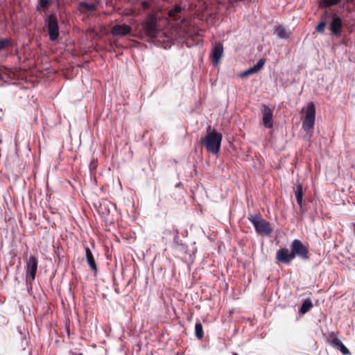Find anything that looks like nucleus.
I'll return each mask as SVG.
<instances>
[{
	"mask_svg": "<svg viewBox=\"0 0 355 355\" xmlns=\"http://www.w3.org/2000/svg\"><path fill=\"white\" fill-rule=\"evenodd\" d=\"M207 131V135L201 138V144L209 153L216 155L220 150L223 136L215 129L211 130L210 125L208 126Z\"/></svg>",
	"mask_w": 355,
	"mask_h": 355,
	"instance_id": "obj_1",
	"label": "nucleus"
},
{
	"mask_svg": "<svg viewBox=\"0 0 355 355\" xmlns=\"http://www.w3.org/2000/svg\"><path fill=\"white\" fill-rule=\"evenodd\" d=\"M142 31L149 40L155 39L157 34L159 33V29L157 27V17L153 13L148 15L146 19L142 22Z\"/></svg>",
	"mask_w": 355,
	"mask_h": 355,
	"instance_id": "obj_2",
	"label": "nucleus"
},
{
	"mask_svg": "<svg viewBox=\"0 0 355 355\" xmlns=\"http://www.w3.org/2000/svg\"><path fill=\"white\" fill-rule=\"evenodd\" d=\"M315 107L313 102H310L305 110V116L302 122V129L306 131V139H310L312 137V129L315 125Z\"/></svg>",
	"mask_w": 355,
	"mask_h": 355,
	"instance_id": "obj_3",
	"label": "nucleus"
},
{
	"mask_svg": "<svg viewBox=\"0 0 355 355\" xmlns=\"http://www.w3.org/2000/svg\"><path fill=\"white\" fill-rule=\"evenodd\" d=\"M248 218L258 234L269 235L272 232L270 223L261 218L257 214L250 215Z\"/></svg>",
	"mask_w": 355,
	"mask_h": 355,
	"instance_id": "obj_4",
	"label": "nucleus"
},
{
	"mask_svg": "<svg viewBox=\"0 0 355 355\" xmlns=\"http://www.w3.org/2000/svg\"><path fill=\"white\" fill-rule=\"evenodd\" d=\"M45 22L48 29L49 40L52 42L56 41L60 35V33L58 21L55 15L50 14L45 20Z\"/></svg>",
	"mask_w": 355,
	"mask_h": 355,
	"instance_id": "obj_5",
	"label": "nucleus"
},
{
	"mask_svg": "<svg viewBox=\"0 0 355 355\" xmlns=\"http://www.w3.org/2000/svg\"><path fill=\"white\" fill-rule=\"evenodd\" d=\"M290 247L294 258L298 257L302 260H308L309 259L308 248L301 241L294 239Z\"/></svg>",
	"mask_w": 355,
	"mask_h": 355,
	"instance_id": "obj_6",
	"label": "nucleus"
},
{
	"mask_svg": "<svg viewBox=\"0 0 355 355\" xmlns=\"http://www.w3.org/2000/svg\"><path fill=\"white\" fill-rule=\"evenodd\" d=\"M37 259L34 256H31L26 262V284L31 287L33 281L35 279V274L37 270Z\"/></svg>",
	"mask_w": 355,
	"mask_h": 355,
	"instance_id": "obj_7",
	"label": "nucleus"
},
{
	"mask_svg": "<svg viewBox=\"0 0 355 355\" xmlns=\"http://www.w3.org/2000/svg\"><path fill=\"white\" fill-rule=\"evenodd\" d=\"M116 206L110 201L107 200H102L98 206V212L100 214L101 218L107 223H112L109 216L112 209H115Z\"/></svg>",
	"mask_w": 355,
	"mask_h": 355,
	"instance_id": "obj_8",
	"label": "nucleus"
},
{
	"mask_svg": "<svg viewBox=\"0 0 355 355\" xmlns=\"http://www.w3.org/2000/svg\"><path fill=\"white\" fill-rule=\"evenodd\" d=\"M173 236L172 248L182 254H186L188 250V246L180 239L179 231L176 228L173 229Z\"/></svg>",
	"mask_w": 355,
	"mask_h": 355,
	"instance_id": "obj_9",
	"label": "nucleus"
},
{
	"mask_svg": "<svg viewBox=\"0 0 355 355\" xmlns=\"http://www.w3.org/2000/svg\"><path fill=\"white\" fill-rule=\"evenodd\" d=\"M343 29V21L336 13L332 15V20L330 23V31L333 35L337 37L340 35Z\"/></svg>",
	"mask_w": 355,
	"mask_h": 355,
	"instance_id": "obj_10",
	"label": "nucleus"
},
{
	"mask_svg": "<svg viewBox=\"0 0 355 355\" xmlns=\"http://www.w3.org/2000/svg\"><path fill=\"white\" fill-rule=\"evenodd\" d=\"M294 259L293 254L288 248H282L277 250L276 259L281 263L288 264Z\"/></svg>",
	"mask_w": 355,
	"mask_h": 355,
	"instance_id": "obj_11",
	"label": "nucleus"
},
{
	"mask_svg": "<svg viewBox=\"0 0 355 355\" xmlns=\"http://www.w3.org/2000/svg\"><path fill=\"white\" fill-rule=\"evenodd\" d=\"M261 112L263 114V125L266 128H272L273 126L272 110L268 106L263 105Z\"/></svg>",
	"mask_w": 355,
	"mask_h": 355,
	"instance_id": "obj_12",
	"label": "nucleus"
},
{
	"mask_svg": "<svg viewBox=\"0 0 355 355\" xmlns=\"http://www.w3.org/2000/svg\"><path fill=\"white\" fill-rule=\"evenodd\" d=\"M132 28L123 24H116L112 26L111 33L113 35L116 36H125L130 33Z\"/></svg>",
	"mask_w": 355,
	"mask_h": 355,
	"instance_id": "obj_13",
	"label": "nucleus"
},
{
	"mask_svg": "<svg viewBox=\"0 0 355 355\" xmlns=\"http://www.w3.org/2000/svg\"><path fill=\"white\" fill-rule=\"evenodd\" d=\"M223 53V46L220 43H217L215 44L212 52H211V57H212V62L214 65L218 64L219 62L220 59L221 58Z\"/></svg>",
	"mask_w": 355,
	"mask_h": 355,
	"instance_id": "obj_14",
	"label": "nucleus"
},
{
	"mask_svg": "<svg viewBox=\"0 0 355 355\" xmlns=\"http://www.w3.org/2000/svg\"><path fill=\"white\" fill-rule=\"evenodd\" d=\"M85 256L87 263L89 266L91 270H92L94 272H96L97 266L95 262V259L91 250L88 247L85 248Z\"/></svg>",
	"mask_w": 355,
	"mask_h": 355,
	"instance_id": "obj_15",
	"label": "nucleus"
},
{
	"mask_svg": "<svg viewBox=\"0 0 355 355\" xmlns=\"http://www.w3.org/2000/svg\"><path fill=\"white\" fill-rule=\"evenodd\" d=\"M97 9L96 3H89L86 1H80L79 3V10L81 12H94Z\"/></svg>",
	"mask_w": 355,
	"mask_h": 355,
	"instance_id": "obj_16",
	"label": "nucleus"
},
{
	"mask_svg": "<svg viewBox=\"0 0 355 355\" xmlns=\"http://www.w3.org/2000/svg\"><path fill=\"white\" fill-rule=\"evenodd\" d=\"M294 191L297 202L300 207H302L304 196L302 185L300 184H295L294 187Z\"/></svg>",
	"mask_w": 355,
	"mask_h": 355,
	"instance_id": "obj_17",
	"label": "nucleus"
},
{
	"mask_svg": "<svg viewBox=\"0 0 355 355\" xmlns=\"http://www.w3.org/2000/svg\"><path fill=\"white\" fill-rule=\"evenodd\" d=\"M331 345L340 350L343 354L347 355L350 354L349 350L338 338H334L331 340Z\"/></svg>",
	"mask_w": 355,
	"mask_h": 355,
	"instance_id": "obj_18",
	"label": "nucleus"
},
{
	"mask_svg": "<svg viewBox=\"0 0 355 355\" xmlns=\"http://www.w3.org/2000/svg\"><path fill=\"white\" fill-rule=\"evenodd\" d=\"M51 0H38V4L36 6L37 11H46L51 6Z\"/></svg>",
	"mask_w": 355,
	"mask_h": 355,
	"instance_id": "obj_19",
	"label": "nucleus"
},
{
	"mask_svg": "<svg viewBox=\"0 0 355 355\" xmlns=\"http://www.w3.org/2000/svg\"><path fill=\"white\" fill-rule=\"evenodd\" d=\"M312 306H313V304H312L311 301L309 299H306L303 301V302L301 305L300 309V312L302 314H304L306 312H308Z\"/></svg>",
	"mask_w": 355,
	"mask_h": 355,
	"instance_id": "obj_20",
	"label": "nucleus"
},
{
	"mask_svg": "<svg viewBox=\"0 0 355 355\" xmlns=\"http://www.w3.org/2000/svg\"><path fill=\"white\" fill-rule=\"evenodd\" d=\"M275 34L278 36V37L281 39H287L288 37V32L285 29V28L279 26L275 30Z\"/></svg>",
	"mask_w": 355,
	"mask_h": 355,
	"instance_id": "obj_21",
	"label": "nucleus"
},
{
	"mask_svg": "<svg viewBox=\"0 0 355 355\" xmlns=\"http://www.w3.org/2000/svg\"><path fill=\"white\" fill-rule=\"evenodd\" d=\"M12 45V40L10 38L0 39V51L6 49Z\"/></svg>",
	"mask_w": 355,
	"mask_h": 355,
	"instance_id": "obj_22",
	"label": "nucleus"
},
{
	"mask_svg": "<svg viewBox=\"0 0 355 355\" xmlns=\"http://www.w3.org/2000/svg\"><path fill=\"white\" fill-rule=\"evenodd\" d=\"M195 335L197 338L202 339L204 336L202 324L200 322H196L195 325Z\"/></svg>",
	"mask_w": 355,
	"mask_h": 355,
	"instance_id": "obj_23",
	"label": "nucleus"
},
{
	"mask_svg": "<svg viewBox=\"0 0 355 355\" xmlns=\"http://www.w3.org/2000/svg\"><path fill=\"white\" fill-rule=\"evenodd\" d=\"M182 10V7L180 5H176L174 8L168 10V14L169 17L175 18L177 14L180 13Z\"/></svg>",
	"mask_w": 355,
	"mask_h": 355,
	"instance_id": "obj_24",
	"label": "nucleus"
},
{
	"mask_svg": "<svg viewBox=\"0 0 355 355\" xmlns=\"http://www.w3.org/2000/svg\"><path fill=\"white\" fill-rule=\"evenodd\" d=\"M327 22L324 19H321L318 23V26L315 27L316 31L320 33H323L324 31V28L327 26Z\"/></svg>",
	"mask_w": 355,
	"mask_h": 355,
	"instance_id": "obj_25",
	"label": "nucleus"
},
{
	"mask_svg": "<svg viewBox=\"0 0 355 355\" xmlns=\"http://www.w3.org/2000/svg\"><path fill=\"white\" fill-rule=\"evenodd\" d=\"M265 63H266V59L265 58H261L252 67H253V69H254V71L256 72H258L261 69L263 68V67L264 66Z\"/></svg>",
	"mask_w": 355,
	"mask_h": 355,
	"instance_id": "obj_26",
	"label": "nucleus"
},
{
	"mask_svg": "<svg viewBox=\"0 0 355 355\" xmlns=\"http://www.w3.org/2000/svg\"><path fill=\"white\" fill-rule=\"evenodd\" d=\"M265 63H266V59L265 58H261L252 67H253V69H254V71L256 72H258L261 69L263 68V67L264 66Z\"/></svg>",
	"mask_w": 355,
	"mask_h": 355,
	"instance_id": "obj_27",
	"label": "nucleus"
},
{
	"mask_svg": "<svg viewBox=\"0 0 355 355\" xmlns=\"http://www.w3.org/2000/svg\"><path fill=\"white\" fill-rule=\"evenodd\" d=\"M340 1L341 0H323V3L325 7H331L338 4Z\"/></svg>",
	"mask_w": 355,
	"mask_h": 355,
	"instance_id": "obj_28",
	"label": "nucleus"
},
{
	"mask_svg": "<svg viewBox=\"0 0 355 355\" xmlns=\"http://www.w3.org/2000/svg\"><path fill=\"white\" fill-rule=\"evenodd\" d=\"M257 72L254 71V69H253V67H250L248 69L243 71L241 74H240V76L241 78H245L250 75H252V74H254V73H256Z\"/></svg>",
	"mask_w": 355,
	"mask_h": 355,
	"instance_id": "obj_29",
	"label": "nucleus"
},
{
	"mask_svg": "<svg viewBox=\"0 0 355 355\" xmlns=\"http://www.w3.org/2000/svg\"><path fill=\"white\" fill-rule=\"evenodd\" d=\"M141 4L144 10H148L150 8V3L147 1H142Z\"/></svg>",
	"mask_w": 355,
	"mask_h": 355,
	"instance_id": "obj_30",
	"label": "nucleus"
},
{
	"mask_svg": "<svg viewBox=\"0 0 355 355\" xmlns=\"http://www.w3.org/2000/svg\"><path fill=\"white\" fill-rule=\"evenodd\" d=\"M165 234H173V230H166Z\"/></svg>",
	"mask_w": 355,
	"mask_h": 355,
	"instance_id": "obj_31",
	"label": "nucleus"
},
{
	"mask_svg": "<svg viewBox=\"0 0 355 355\" xmlns=\"http://www.w3.org/2000/svg\"><path fill=\"white\" fill-rule=\"evenodd\" d=\"M115 291H116L117 293H119V289H118V288H115Z\"/></svg>",
	"mask_w": 355,
	"mask_h": 355,
	"instance_id": "obj_32",
	"label": "nucleus"
},
{
	"mask_svg": "<svg viewBox=\"0 0 355 355\" xmlns=\"http://www.w3.org/2000/svg\"><path fill=\"white\" fill-rule=\"evenodd\" d=\"M233 355H239L237 353H233Z\"/></svg>",
	"mask_w": 355,
	"mask_h": 355,
	"instance_id": "obj_33",
	"label": "nucleus"
}]
</instances>
